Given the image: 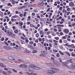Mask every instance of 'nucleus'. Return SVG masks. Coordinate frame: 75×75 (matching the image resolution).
Instances as JSON below:
<instances>
[{
  "instance_id": "obj_52",
  "label": "nucleus",
  "mask_w": 75,
  "mask_h": 75,
  "mask_svg": "<svg viewBox=\"0 0 75 75\" xmlns=\"http://www.w3.org/2000/svg\"><path fill=\"white\" fill-rule=\"evenodd\" d=\"M5 27L6 29V30H7V29H8V26H7V25L5 26Z\"/></svg>"
},
{
  "instance_id": "obj_3",
  "label": "nucleus",
  "mask_w": 75,
  "mask_h": 75,
  "mask_svg": "<svg viewBox=\"0 0 75 75\" xmlns=\"http://www.w3.org/2000/svg\"><path fill=\"white\" fill-rule=\"evenodd\" d=\"M3 48L6 50H10L11 49V48L10 47L6 46H3Z\"/></svg>"
},
{
  "instance_id": "obj_32",
  "label": "nucleus",
  "mask_w": 75,
  "mask_h": 75,
  "mask_svg": "<svg viewBox=\"0 0 75 75\" xmlns=\"http://www.w3.org/2000/svg\"><path fill=\"white\" fill-rule=\"evenodd\" d=\"M16 19H11V21L13 22V21H16Z\"/></svg>"
},
{
  "instance_id": "obj_44",
  "label": "nucleus",
  "mask_w": 75,
  "mask_h": 75,
  "mask_svg": "<svg viewBox=\"0 0 75 75\" xmlns=\"http://www.w3.org/2000/svg\"><path fill=\"white\" fill-rule=\"evenodd\" d=\"M29 43L30 44H33L34 43V42L33 41H31L29 42Z\"/></svg>"
},
{
  "instance_id": "obj_10",
  "label": "nucleus",
  "mask_w": 75,
  "mask_h": 75,
  "mask_svg": "<svg viewBox=\"0 0 75 75\" xmlns=\"http://www.w3.org/2000/svg\"><path fill=\"white\" fill-rule=\"evenodd\" d=\"M70 6H74L75 5H74V4L73 2H70L69 4Z\"/></svg>"
},
{
  "instance_id": "obj_43",
  "label": "nucleus",
  "mask_w": 75,
  "mask_h": 75,
  "mask_svg": "<svg viewBox=\"0 0 75 75\" xmlns=\"http://www.w3.org/2000/svg\"><path fill=\"white\" fill-rule=\"evenodd\" d=\"M54 38L56 40H59V37H55Z\"/></svg>"
},
{
  "instance_id": "obj_39",
  "label": "nucleus",
  "mask_w": 75,
  "mask_h": 75,
  "mask_svg": "<svg viewBox=\"0 0 75 75\" xmlns=\"http://www.w3.org/2000/svg\"><path fill=\"white\" fill-rule=\"evenodd\" d=\"M56 56L57 57H59V53H57Z\"/></svg>"
},
{
  "instance_id": "obj_9",
  "label": "nucleus",
  "mask_w": 75,
  "mask_h": 75,
  "mask_svg": "<svg viewBox=\"0 0 75 75\" xmlns=\"http://www.w3.org/2000/svg\"><path fill=\"white\" fill-rule=\"evenodd\" d=\"M44 2H42L41 3V4H39L38 5V7H40V6H44Z\"/></svg>"
},
{
  "instance_id": "obj_53",
  "label": "nucleus",
  "mask_w": 75,
  "mask_h": 75,
  "mask_svg": "<svg viewBox=\"0 0 75 75\" xmlns=\"http://www.w3.org/2000/svg\"><path fill=\"white\" fill-rule=\"evenodd\" d=\"M59 48L61 49H62L63 48V47H62V46H60Z\"/></svg>"
},
{
  "instance_id": "obj_1",
  "label": "nucleus",
  "mask_w": 75,
  "mask_h": 75,
  "mask_svg": "<svg viewBox=\"0 0 75 75\" xmlns=\"http://www.w3.org/2000/svg\"><path fill=\"white\" fill-rule=\"evenodd\" d=\"M51 69H53V70H50V71H48L47 72V74H48V75H50V74H55V71L56 70H57L58 71H59V69H58V68H56V67H52L51 68Z\"/></svg>"
},
{
  "instance_id": "obj_11",
  "label": "nucleus",
  "mask_w": 75,
  "mask_h": 75,
  "mask_svg": "<svg viewBox=\"0 0 75 75\" xmlns=\"http://www.w3.org/2000/svg\"><path fill=\"white\" fill-rule=\"evenodd\" d=\"M47 64L49 66H51L52 67H53V66H54V64H53V63H48Z\"/></svg>"
},
{
  "instance_id": "obj_59",
  "label": "nucleus",
  "mask_w": 75,
  "mask_h": 75,
  "mask_svg": "<svg viewBox=\"0 0 75 75\" xmlns=\"http://www.w3.org/2000/svg\"><path fill=\"white\" fill-rule=\"evenodd\" d=\"M19 16L20 17H23V14H21L19 15Z\"/></svg>"
},
{
  "instance_id": "obj_4",
  "label": "nucleus",
  "mask_w": 75,
  "mask_h": 75,
  "mask_svg": "<svg viewBox=\"0 0 75 75\" xmlns=\"http://www.w3.org/2000/svg\"><path fill=\"white\" fill-rule=\"evenodd\" d=\"M27 6L26 5L23 6H20L18 8V9L19 10L20 9H22V8H26L27 7Z\"/></svg>"
},
{
  "instance_id": "obj_2",
  "label": "nucleus",
  "mask_w": 75,
  "mask_h": 75,
  "mask_svg": "<svg viewBox=\"0 0 75 75\" xmlns=\"http://www.w3.org/2000/svg\"><path fill=\"white\" fill-rule=\"evenodd\" d=\"M20 67H22V68H26L27 67V65H24V64H21L20 65Z\"/></svg>"
},
{
  "instance_id": "obj_62",
  "label": "nucleus",
  "mask_w": 75,
  "mask_h": 75,
  "mask_svg": "<svg viewBox=\"0 0 75 75\" xmlns=\"http://www.w3.org/2000/svg\"><path fill=\"white\" fill-rule=\"evenodd\" d=\"M28 18L29 20H30V19L31 18V16H28Z\"/></svg>"
},
{
  "instance_id": "obj_34",
  "label": "nucleus",
  "mask_w": 75,
  "mask_h": 75,
  "mask_svg": "<svg viewBox=\"0 0 75 75\" xmlns=\"http://www.w3.org/2000/svg\"><path fill=\"white\" fill-rule=\"evenodd\" d=\"M3 13L2 12L0 11V15L1 16H3Z\"/></svg>"
},
{
  "instance_id": "obj_22",
  "label": "nucleus",
  "mask_w": 75,
  "mask_h": 75,
  "mask_svg": "<svg viewBox=\"0 0 75 75\" xmlns=\"http://www.w3.org/2000/svg\"><path fill=\"white\" fill-rule=\"evenodd\" d=\"M72 57H75V54H74V52H72L71 53Z\"/></svg>"
},
{
  "instance_id": "obj_48",
  "label": "nucleus",
  "mask_w": 75,
  "mask_h": 75,
  "mask_svg": "<svg viewBox=\"0 0 75 75\" xmlns=\"http://www.w3.org/2000/svg\"><path fill=\"white\" fill-rule=\"evenodd\" d=\"M59 42H60V43H62V40L61 39L60 40H59Z\"/></svg>"
},
{
  "instance_id": "obj_61",
  "label": "nucleus",
  "mask_w": 75,
  "mask_h": 75,
  "mask_svg": "<svg viewBox=\"0 0 75 75\" xmlns=\"http://www.w3.org/2000/svg\"><path fill=\"white\" fill-rule=\"evenodd\" d=\"M62 38H63V39H66V37L63 36L62 37Z\"/></svg>"
},
{
  "instance_id": "obj_29",
  "label": "nucleus",
  "mask_w": 75,
  "mask_h": 75,
  "mask_svg": "<svg viewBox=\"0 0 75 75\" xmlns=\"http://www.w3.org/2000/svg\"><path fill=\"white\" fill-rule=\"evenodd\" d=\"M66 54H67L69 56V57L71 56V54H70V53H69V52H67Z\"/></svg>"
},
{
  "instance_id": "obj_49",
  "label": "nucleus",
  "mask_w": 75,
  "mask_h": 75,
  "mask_svg": "<svg viewBox=\"0 0 75 75\" xmlns=\"http://www.w3.org/2000/svg\"><path fill=\"white\" fill-rule=\"evenodd\" d=\"M64 33H63L62 32H60V35H63Z\"/></svg>"
},
{
  "instance_id": "obj_5",
  "label": "nucleus",
  "mask_w": 75,
  "mask_h": 75,
  "mask_svg": "<svg viewBox=\"0 0 75 75\" xmlns=\"http://www.w3.org/2000/svg\"><path fill=\"white\" fill-rule=\"evenodd\" d=\"M38 49L37 48H35V49L33 50V51L32 52L33 53H37L38 52Z\"/></svg>"
},
{
  "instance_id": "obj_30",
  "label": "nucleus",
  "mask_w": 75,
  "mask_h": 75,
  "mask_svg": "<svg viewBox=\"0 0 75 75\" xmlns=\"http://www.w3.org/2000/svg\"><path fill=\"white\" fill-rule=\"evenodd\" d=\"M72 59H70V60L68 61H67L68 62H70V63L72 64Z\"/></svg>"
},
{
  "instance_id": "obj_7",
  "label": "nucleus",
  "mask_w": 75,
  "mask_h": 75,
  "mask_svg": "<svg viewBox=\"0 0 75 75\" xmlns=\"http://www.w3.org/2000/svg\"><path fill=\"white\" fill-rule=\"evenodd\" d=\"M0 66L2 67H3L4 68H6V66L4 65V64L1 63H0Z\"/></svg>"
},
{
  "instance_id": "obj_24",
  "label": "nucleus",
  "mask_w": 75,
  "mask_h": 75,
  "mask_svg": "<svg viewBox=\"0 0 75 75\" xmlns=\"http://www.w3.org/2000/svg\"><path fill=\"white\" fill-rule=\"evenodd\" d=\"M59 61L60 62H62V59L61 58H59Z\"/></svg>"
},
{
  "instance_id": "obj_45",
  "label": "nucleus",
  "mask_w": 75,
  "mask_h": 75,
  "mask_svg": "<svg viewBox=\"0 0 75 75\" xmlns=\"http://www.w3.org/2000/svg\"><path fill=\"white\" fill-rule=\"evenodd\" d=\"M13 72H17V70H15V69H13Z\"/></svg>"
},
{
  "instance_id": "obj_25",
  "label": "nucleus",
  "mask_w": 75,
  "mask_h": 75,
  "mask_svg": "<svg viewBox=\"0 0 75 75\" xmlns=\"http://www.w3.org/2000/svg\"><path fill=\"white\" fill-rule=\"evenodd\" d=\"M11 74V72L10 71H8L7 74L9 75H10Z\"/></svg>"
},
{
  "instance_id": "obj_20",
  "label": "nucleus",
  "mask_w": 75,
  "mask_h": 75,
  "mask_svg": "<svg viewBox=\"0 0 75 75\" xmlns=\"http://www.w3.org/2000/svg\"><path fill=\"white\" fill-rule=\"evenodd\" d=\"M2 74L4 75H7V73H6V71H3L2 72Z\"/></svg>"
},
{
  "instance_id": "obj_36",
  "label": "nucleus",
  "mask_w": 75,
  "mask_h": 75,
  "mask_svg": "<svg viewBox=\"0 0 75 75\" xmlns=\"http://www.w3.org/2000/svg\"><path fill=\"white\" fill-rule=\"evenodd\" d=\"M33 67H34V68L35 69H38V67H35V66H33Z\"/></svg>"
},
{
  "instance_id": "obj_17",
  "label": "nucleus",
  "mask_w": 75,
  "mask_h": 75,
  "mask_svg": "<svg viewBox=\"0 0 75 75\" xmlns=\"http://www.w3.org/2000/svg\"><path fill=\"white\" fill-rule=\"evenodd\" d=\"M56 65L59 67V66H61V64L57 62V64H56Z\"/></svg>"
},
{
  "instance_id": "obj_8",
  "label": "nucleus",
  "mask_w": 75,
  "mask_h": 75,
  "mask_svg": "<svg viewBox=\"0 0 75 75\" xmlns=\"http://www.w3.org/2000/svg\"><path fill=\"white\" fill-rule=\"evenodd\" d=\"M64 32L66 33V34H68V33H69V30L68 29H66L64 30Z\"/></svg>"
},
{
  "instance_id": "obj_51",
  "label": "nucleus",
  "mask_w": 75,
  "mask_h": 75,
  "mask_svg": "<svg viewBox=\"0 0 75 75\" xmlns=\"http://www.w3.org/2000/svg\"><path fill=\"white\" fill-rule=\"evenodd\" d=\"M53 41H54V42H55V43H56V42H58V41H57L55 40H54Z\"/></svg>"
},
{
  "instance_id": "obj_37",
  "label": "nucleus",
  "mask_w": 75,
  "mask_h": 75,
  "mask_svg": "<svg viewBox=\"0 0 75 75\" xmlns=\"http://www.w3.org/2000/svg\"><path fill=\"white\" fill-rule=\"evenodd\" d=\"M4 43H5V44L7 46H8V43H7V42H4Z\"/></svg>"
},
{
  "instance_id": "obj_33",
  "label": "nucleus",
  "mask_w": 75,
  "mask_h": 75,
  "mask_svg": "<svg viewBox=\"0 0 75 75\" xmlns=\"http://www.w3.org/2000/svg\"><path fill=\"white\" fill-rule=\"evenodd\" d=\"M18 33V31L17 30H16L14 31V33L15 34H17V33Z\"/></svg>"
},
{
  "instance_id": "obj_50",
  "label": "nucleus",
  "mask_w": 75,
  "mask_h": 75,
  "mask_svg": "<svg viewBox=\"0 0 75 75\" xmlns=\"http://www.w3.org/2000/svg\"><path fill=\"white\" fill-rule=\"evenodd\" d=\"M44 54H48V52L44 51Z\"/></svg>"
},
{
  "instance_id": "obj_63",
  "label": "nucleus",
  "mask_w": 75,
  "mask_h": 75,
  "mask_svg": "<svg viewBox=\"0 0 75 75\" xmlns=\"http://www.w3.org/2000/svg\"><path fill=\"white\" fill-rule=\"evenodd\" d=\"M28 2H26L24 4V5H26L27 4H28Z\"/></svg>"
},
{
  "instance_id": "obj_55",
  "label": "nucleus",
  "mask_w": 75,
  "mask_h": 75,
  "mask_svg": "<svg viewBox=\"0 0 75 75\" xmlns=\"http://www.w3.org/2000/svg\"><path fill=\"white\" fill-rule=\"evenodd\" d=\"M51 60H52V61H54V58H53V57H51Z\"/></svg>"
},
{
  "instance_id": "obj_14",
  "label": "nucleus",
  "mask_w": 75,
  "mask_h": 75,
  "mask_svg": "<svg viewBox=\"0 0 75 75\" xmlns=\"http://www.w3.org/2000/svg\"><path fill=\"white\" fill-rule=\"evenodd\" d=\"M71 66L73 67V68H74V69L75 68V64L72 63L71 64Z\"/></svg>"
},
{
  "instance_id": "obj_18",
  "label": "nucleus",
  "mask_w": 75,
  "mask_h": 75,
  "mask_svg": "<svg viewBox=\"0 0 75 75\" xmlns=\"http://www.w3.org/2000/svg\"><path fill=\"white\" fill-rule=\"evenodd\" d=\"M71 48H75V46L73 44H72L71 45Z\"/></svg>"
},
{
  "instance_id": "obj_47",
  "label": "nucleus",
  "mask_w": 75,
  "mask_h": 75,
  "mask_svg": "<svg viewBox=\"0 0 75 75\" xmlns=\"http://www.w3.org/2000/svg\"><path fill=\"white\" fill-rule=\"evenodd\" d=\"M65 9H64L63 10L62 13H65Z\"/></svg>"
},
{
  "instance_id": "obj_13",
  "label": "nucleus",
  "mask_w": 75,
  "mask_h": 75,
  "mask_svg": "<svg viewBox=\"0 0 75 75\" xmlns=\"http://www.w3.org/2000/svg\"><path fill=\"white\" fill-rule=\"evenodd\" d=\"M8 35L9 36H10V37H11V35H12V33L11 32H8Z\"/></svg>"
},
{
  "instance_id": "obj_19",
  "label": "nucleus",
  "mask_w": 75,
  "mask_h": 75,
  "mask_svg": "<svg viewBox=\"0 0 75 75\" xmlns=\"http://www.w3.org/2000/svg\"><path fill=\"white\" fill-rule=\"evenodd\" d=\"M53 62H54V65H57L58 62L57 61H53Z\"/></svg>"
},
{
  "instance_id": "obj_6",
  "label": "nucleus",
  "mask_w": 75,
  "mask_h": 75,
  "mask_svg": "<svg viewBox=\"0 0 75 75\" xmlns=\"http://www.w3.org/2000/svg\"><path fill=\"white\" fill-rule=\"evenodd\" d=\"M8 59L10 60H13V61H15V58L12 57H8Z\"/></svg>"
},
{
  "instance_id": "obj_42",
  "label": "nucleus",
  "mask_w": 75,
  "mask_h": 75,
  "mask_svg": "<svg viewBox=\"0 0 75 75\" xmlns=\"http://www.w3.org/2000/svg\"><path fill=\"white\" fill-rule=\"evenodd\" d=\"M53 52H58V50H53Z\"/></svg>"
},
{
  "instance_id": "obj_35",
  "label": "nucleus",
  "mask_w": 75,
  "mask_h": 75,
  "mask_svg": "<svg viewBox=\"0 0 75 75\" xmlns=\"http://www.w3.org/2000/svg\"><path fill=\"white\" fill-rule=\"evenodd\" d=\"M63 42L64 43H67V42H68V41H67V40H63Z\"/></svg>"
},
{
  "instance_id": "obj_27",
  "label": "nucleus",
  "mask_w": 75,
  "mask_h": 75,
  "mask_svg": "<svg viewBox=\"0 0 75 75\" xmlns=\"http://www.w3.org/2000/svg\"><path fill=\"white\" fill-rule=\"evenodd\" d=\"M52 18L53 19H56V18H57V16H53Z\"/></svg>"
},
{
  "instance_id": "obj_15",
  "label": "nucleus",
  "mask_w": 75,
  "mask_h": 75,
  "mask_svg": "<svg viewBox=\"0 0 75 75\" xmlns=\"http://www.w3.org/2000/svg\"><path fill=\"white\" fill-rule=\"evenodd\" d=\"M62 64L63 65V66H67V64L66 62H63L62 63Z\"/></svg>"
},
{
  "instance_id": "obj_40",
  "label": "nucleus",
  "mask_w": 75,
  "mask_h": 75,
  "mask_svg": "<svg viewBox=\"0 0 75 75\" xmlns=\"http://www.w3.org/2000/svg\"><path fill=\"white\" fill-rule=\"evenodd\" d=\"M4 37L2 38L1 40V41H4Z\"/></svg>"
},
{
  "instance_id": "obj_23",
  "label": "nucleus",
  "mask_w": 75,
  "mask_h": 75,
  "mask_svg": "<svg viewBox=\"0 0 75 75\" xmlns=\"http://www.w3.org/2000/svg\"><path fill=\"white\" fill-rule=\"evenodd\" d=\"M59 54H60L62 55H63L64 54V53L62 52H61V51H59Z\"/></svg>"
},
{
  "instance_id": "obj_56",
  "label": "nucleus",
  "mask_w": 75,
  "mask_h": 75,
  "mask_svg": "<svg viewBox=\"0 0 75 75\" xmlns=\"http://www.w3.org/2000/svg\"><path fill=\"white\" fill-rule=\"evenodd\" d=\"M18 61H20V62H23V60H22L21 59H19L18 60Z\"/></svg>"
},
{
  "instance_id": "obj_16",
  "label": "nucleus",
  "mask_w": 75,
  "mask_h": 75,
  "mask_svg": "<svg viewBox=\"0 0 75 75\" xmlns=\"http://www.w3.org/2000/svg\"><path fill=\"white\" fill-rule=\"evenodd\" d=\"M11 37L12 38H15V36H16V34H13L12 35Z\"/></svg>"
},
{
  "instance_id": "obj_57",
  "label": "nucleus",
  "mask_w": 75,
  "mask_h": 75,
  "mask_svg": "<svg viewBox=\"0 0 75 75\" xmlns=\"http://www.w3.org/2000/svg\"><path fill=\"white\" fill-rule=\"evenodd\" d=\"M69 51H73V49H69Z\"/></svg>"
},
{
  "instance_id": "obj_58",
  "label": "nucleus",
  "mask_w": 75,
  "mask_h": 75,
  "mask_svg": "<svg viewBox=\"0 0 75 75\" xmlns=\"http://www.w3.org/2000/svg\"><path fill=\"white\" fill-rule=\"evenodd\" d=\"M60 27H64V25H59Z\"/></svg>"
},
{
  "instance_id": "obj_60",
  "label": "nucleus",
  "mask_w": 75,
  "mask_h": 75,
  "mask_svg": "<svg viewBox=\"0 0 75 75\" xmlns=\"http://www.w3.org/2000/svg\"><path fill=\"white\" fill-rule=\"evenodd\" d=\"M3 7V5L0 6V8L1 9L2 7Z\"/></svg>"
},
{
  "instance_id": "obj_21",
  "label": "nucleus",
  "mask_w": 75,
  "mask_h": 75,
  "mask_svg": "<svg viewBox=\"0 0 75 75\" xmlns=\"http://www.w3.org/2000/svg\"><path fill=\"white\" fill-rule=\"evenodd\" d=\"M8 6H10L11 7H12L13 6V5H12L11 4V3H8Z\"/></svg>"
},
{
  "instance_id": "obj_28",
  "label": "nucleus",
  "mask_w": 75,
  "mask_h": 75,
  "mask_svg": "<svg viewBox=\"0 0 75 75\" xmlns=\"http://www.w3.org/2000/svg\"><path fill=\"white\" fill-rule=\"evenodd\" d=\"M16 17H17V16L15 15L12 17V18H16Z\"/></svg>"
},
{
  "instance_id": "obj_64",
  "label": "nucleus",
  "mask_w": 75,
  "mask_h": 75,
  "mask_svg": "<svg viewBox=\"0 0 75 75\" xmlns=\"http://www.w3.org/2000/svg\"><path fill=\"white\" fill-rule=\"evenodd\" d=\"M71 42L73 43H74L75 42V40H71Z\"/></svg>"
},
{
  "instance_id": "obj_38",
  "label": "nucleus",
  "mask_w": 75,
  "mask_h": 75,
  "mask_svg": "<svg viewBox=\"0 0 75 75\" xmlns=\"http://www.w3.org/2000/svg\"><path fill=\"white\" fill-rule=\"evenodd\" d=\"M26 74H27V75H30L31 74L30 73H29L28 72H26L25 73Z\"/></svg>"
},
{
  "instance_id": "obj_41",
  "label": "nucleus",
  "mask_w": 75,
  "mask_h": 75,
  "mask_svg": "<svg viewBox=\"0 0 75 75\" xmlns=\"http://www.w3.org/2000/svg\"><path fill=\"white\" fill-rule=\"evenodd\" d=\"M25 51L26 52V53H29V51H28V50H26Z\"/></svg>"
},
{
  "instance_id": "obj_31",
  "label": "nucleus",
  "mask_w": 75,
  "mask_h": 75,
  "mask_svg": "<svg viewBox=\"0 0 75 75\" xmlns=\"http://www.w3.org/2000/svg\"><path fill=\"white\" fill-rule=\"evenodd\" d=\"M26 14H27V12H25L24 13V14H23L24 17H25V16H26Z\"/></svg>"
},
{
  "instance_id": "obj_54",
  "label": "nucleus",
  "mask_w": 75,
  "mask_h": 75,
  "mask_svg": "<svg viewBox=\"0 0 75 75\" xmlns=\"http://www.w3.org/2000/svg\"><path fill=\"white\" fill-rule=\"evenodd\" d=\"M23 22H21V24L20 25V27L22 26V25H23Z\"/></svg>"
},
{
  "instance_id": "obj_12",
  "label": "nucleus",
  "mask_w": 75,
  "mask_h": 75,
  "mask_svg": "<svg viewBox=\"0 0 75 75\" xmlns=\"http://www.w3.org/2000/svg\"><path fill=\"white\" fill-rule=\"evenodd\" d=\"M27 47H28V48H31V49H33V46L30 45H28Z\"/></svg>"
},
{
  "instance_id": "obj_26",
  "label": "nucleus",
  "mask_w": 75,
  "mask_h": 75,
  "mask_svg": "<svg viewBox=\"0 0 75 75\" xmlns=\"http://www.w3.org/2000/svg\"><path fill=\"white\" fill-rule=\"evenodd\" d=\"M11 2H12V4H15V3H16V1L13 0V1H11Z\"/></svg>"
},
{
  "instance_id": "obj_46",
  "label": "nucleus",
  "mask_w": 75,
  "mask_h": 75,
  "mask_svg": "<svg viewBox=\"0 0 75 75\" xmlns=\"http://www.w3.org/2000/svg\"><path fill=\"white\" fill-rule=\"evenodd\" d=\"M50 10V8H49L47 9V11H46V12H48Z\"/></svg>"
}]
</instances>
